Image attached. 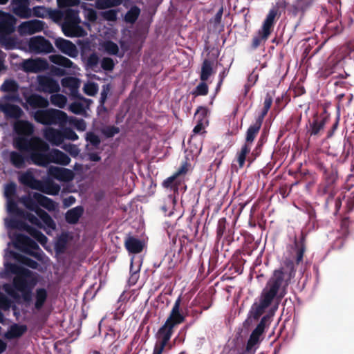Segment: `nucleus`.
<instances>
[{
    "instance_id": "a19ab883",
    "label": "nucleus",
    "mask_w": 354,
    "mask_h": 354,
    "mask_svg": "<svg viewBox=\"0 0 354 354\" xmlns=\"http://www.w3.org/2000/svg\"><path fill=\"white\" fill-rule=\"evenodd\" d=\"M35 197L39 203V207L41 206L50 212L55 211L56 209L57 205L53 199L40 193L39 194H36Z\"/></svg>"
},
{
    "instance_id": "37998d69",
    "label": "nucleus",
    "mask_w": 354,
    "mask_h": 354,
    "mask_svg": "<svg viewBox=\"0 0 354 354\" xmlns=\"http://www.w3.org/2000/svg\"><path fill=\"white\" fill-rule=\"evenodd\" d=\"M213 62L209 59H205L201 66L200 78L201 81L205 82L209 79L213 72Z\"/></svg>"
},
{
    "instance_id": "a211bd4d",
    "label": "nucleus",
    "mask_w": 354,
    "mask_h": 354,
    "mask_svg": "<svg viewBox=\"0 0 354 354\" xmlns=\"http://www.w3.org/2000/svg\"><path fill=\"white\" fill-rule=\"evenodd\" d=\"M55 47L63 54L70 57L75 58L78 56V50L76 46L71 41L64 38H57L55 40Z\"/></svg>"
},
{
    "instance_id": "69168bd1",
    "label": "nucleus",
    "mask_w": 354,
    "mask_h": 354,
    "mask_svg": "<svg viewBox=\"0 0 354 354\" xmlns=\"http://www.w3.org/2000/svg\"><path fill=\"white\" fill-rule=\"evenodd\" d=\"M62 130L63 141H64V140H69L75 141L78 139L77 134L71 128L65 127V128H62Z\"/></svg>"
},
{
    "instance_id": "338daca9",
    "label": "nucleus",
    "mask_w": 354,
    "mask_h": 354,
    "mask_svg": "<svg viewBox=\"0 0 354 354\" xmlns=\"http://www.w3.org/2000/svg\"><path fill=\"white\" fill-rule=\"evenodd\" d=\"M208 91L207 84L205 82L202 81L197 85L192 93L195 96L206 95L208 93Z\"/></svg>"
},
{
    "instance_id": "473e14b6",
    "label": "nucleus",
    "mask_w": 354,
    "mask_h": 354,
    "mask_svg": "<svg viewBox=\"0 0 354 354\" xmlns=\"http://www.w3.org/2000/svg\"><path fill=\"white\" fill-rule=\"evenodd\" d=\"M4 270L0 272V278L2 279L8 278L10 274L18 275L19 273L28 270L27 268H24L20 266L17 265L16 263H10L7 261H6L4 263Z\"/></svg>"
},
{
    "instance_id": "423d86ee",
    "label": "nucleus",
    "mask_w": 354,
    "mask_h": 354,
    "mask_svg": "<svg viewBox=\"0 0 354 354\" xmlns=\"http://www.w3.org/2000/svg\"><path fill=\"white\" fill-rule=\"evenodd\" d=\"M35 120L44 125H59L63 127L67 124V114L59 109H44L32 111Z\"/></svg>"
},
{
    "instance_id": "5fc2aeb1",
    "label": "nucleus",
    "mask_w": 354,
    "mask_h": 354,
    "mask_svg": "<svg viewBox=\"0 0 354 354\" xmlns=\"http://www.w3.org/2000/svg\"><path fill=\"white\" fill-rule=\"evenodd\" d=\"M140 13V10L137 6H133L127 11L124 16V19L127 22L133 24L138 18Z\"/></svg>"
},
{
    "instance_id": "4468645a",
    "label": "nucleus",
    "mask_w": 354,
    "mask_h": 354,
    "mask_svg": "<svg viewBox=\"0 0 354 354\" xmlns=\"http://www.w3.org/2000/svg\"><path fill=\"white\" fill-rule=\"evenodd\" d=\"M21 68L26 73H37L48 69V63L44 59H28L23 61Z\"/></svg>"
},
{
    "instance_id": "1a4fd4ad",
    "label": "nucleus",
    "mask_w": 354,
    "mask_h": 354,
    "mask_svg": "<svg viewBox=\"0 0 354 354\" xmlns=\"http://www.w3.org/2000/svg\"><path fill=\"white\" fill-rule=\"evenodd\" d=\"M13 236V245L15 248L27 254L40 259V252L41 251L36 241L22 234H16Z\"/></svg>"
},
{
    "instance_id": "0eeeda50",
    "label": "nucleus",
    "mask_w": 354,
    "mask_h": 354,
    "mask_svg": "<svg viewBox=\"0 0 354 354\" xmlns=\"http://www.w3.org/2000/svg\"><path fill=\"white\" fill-rule=\"evenodd\" d=\"M270 319V315L268 314L263 315L261 318L259 323L250 335L243 354L255 353L261 342L260 337L264 333L266 326L268 325Z\"/></svg>"
},
{
    "instance_id": "9d476101",
    "label": "nucleus",
    "mask_w": 354,
    "mask_h": 354,
    "mask_svg": "<svg viewBox=\"0 0 354 354\" xmlns=\"http://www.w3.org/2000/svg\"><path fill=\"white\" fill-rule=\"evenodd\" d=\"M28 46L30 51L36 54L50 53L54 49L52 44L42 36L31 37L28 42Z\"/></svg>"
},
{
    "instance_id": "72a5a7b5",
    "label": "nucleus",
    "mask_w": 354,
    "mask_h": 354,
    "mask_svg": "<svg viewBox=\"0 0 354 354\" xmlns=\"http://www.w3.org/2000/svg\"><path fill=\"white\" fill-rule=\"evenodd\" d=\"M48 291L44 288H38L35 292L34 308L39 311L44 306L48 299Z\"/></svg>"
},
{
    "instance_id": "c03bdc74",
    "label": "nucleus",
    "mask_w": 354,
    "mask_h": 354,
    "mask_svg": "<svg viewBox=\"0 0 354 354\" xmlns=\"http://www.w3.org/2000/svg\"><path fill=\"white\" fill-rule=\"evenodd\" d=\"M133 263H135V259L131 258L130 266V277L128 280V283L130 286L135 285L139 278L141 261L140 259H138V264L136 270H133Z\"/></svg>"
},
{
    "instance_id": "49530a36",
    "label": "nucleus",
    "mask_w": 354,
    "mask_h": 354,
    "mask_svg": "<svg viewBox=\"0 0 354 354\" xmlns=\"http://www.w3.org/2000/svg\"><path fill=\"white\" fill-rule=\"evenodd\" d=\"M186 172V168L183 166L181 167L173 176L167 178L166 180L163 181V186L165 187H171L173 188L174 185V189H177L176 185L174 184V181L176 180V178L180 176V174H185Z\"/></svg>"
},
{
    "instance_id": "864d4df0",
    "label": "nucleus",
    "mask_w": 354,
    "mask_h": 354,
    "mask_svg": "<svg viewBox=\"0 0 354 354\" xmlns=\"http://www.w3.org/2000/svg\"><path fill=\"white\" fill-rule=\"evenodd\" d=\"M123 0H97L96 5L99 9H106L120 6Z\"/></svg>"
},
{
    "instance_id": "a878e982",
    "label": "nucleus",
    "mask_w": 354,
    "mask_h": 354,
    "mask_svg": "<svg viewBox=\"0 0 354 354\" xmlns=\"http://www.w3.org/2000/svg\"><path fill=\"white\" fill-rule=\"evenodd\" d=\"M35 215L41 222V226L39 228H44L47 232V230H53L56 227V224L52 217L46 211L41 208L37 212Z\"/></svg>"
},
{
    "instance_id": "6ab92c4d",
    "label": "nucleus",
    "mask_w": 354,
    "mask_h": 354,
    "mask_svg": "<svg viewBox=\"0 0 354 354\" xmlns=\"http://www.w3.org/2000/svg\"><path fill=\"white\" fill-rule=\"evenodd\" d=\"M37 83L39 90L45 93H54L60 89L58 82L46 75H39Z\"/></svg>"
},
{
    "instance_id": "4d7b16f0",
    "label": "nucleus",
    "mask_w": 354,
    "mask_h": 354,
    "mask_svg": "<svg viewBox=\"0 0 354 354\" xmlns=\"http://www.w3.org/2000/svg\"><path fill=\"white\" fill-rule=\"evenodd\" d=\"M12 307V310L15 311L17 306H12V301L3 293L0 292V308L4 311L8 310Z\"/></svg>"
},
{
    "instance_id": "052dcab7",
    "label": "nucleus",
    "mask_w": 354,
    "mask_h": 354,
    "mask_svg": "<svg viewBox=\"0 0 354 354\" xmlns=\"http://www.w3.org/2000/svg\"><path fill=\"white\" fill-rule=\"evenodd\" d=\"M317 0H295V8L302 12L311 7Z\"/></svg>"
},
{
    "instance_id": "e433bc0d",
    "label": "nucleus",
    "mask_w": 354,
    "mask_h": 354,
    "mask_svg": "<svg viewBox=\"0 0 354 354\" xmlns=\"http://www.w3.org/2000/svg\"><path fill=\"white\" fill-rule=\"evenodd\" d=\"M100 59L98 55L93 52L90 54L85 60V68L87 71L90 70L95 73H100Z\"/></svg>"
},
{
    "instance_id": "de8ad7c7",
    "label": "nucleus",
    "mask_w": 354,
    "mask_h": 354,
    "mask_svg": "<svg viewBox=\"0 0 354 354\" xmlns=\"http://www.w3.org/2000/svg\"><path fill=\"white\" fill-rule=\"evenodd\" d=\"M186 172V168L183 166L181 167L173 176L167 178L166 180L163 181V186L165 187H171L173 188L174 185V189H177L176 185L174 184V181L176 180V178L180 176V174H185Z\"/></svg>"
},
{
    "instance_id": "aec40b11",
    "label": "nucleus",
    "mask_w": 354,
    "mask_h": 354,
    "mask_svg": "<svg viewBox=\"0 0 354 354\" xmlns=\"http://www.w3.org/2000/svg\"><path fill=\"white\" fill-rule=\"evenodd\" d=\"M23 152L24 151H19L18 149L10 151L8 153V159L12 166L16 169H24L26 167V162L30 160L28 156H26Z\"/></svg>"
},
{
    "instance_id": "6e6d98bb",
    "label": "nucleus",
    "mask_w": 354,
    "mask_h": 354,
    "mask_svg": "<svg viewBox=\"0 0 354 354\" xmlns=\"http://www.w3.org/2000/svg\"><path fill=\"white\" fill-rule=\"evenodd\" d=\"M67 123L73 124L79 131H84L86 129V124L83 119H79L73 116H68Z\"/></svg>"
},
{
    "instance_id": "f3484780",
    "label": "nucleus",
    "mask_w": 354,
    "mask_h": 354,
    "mask_svg": "<svg viewBox=\"0 0 354 354\" xmlns=\"http://www.w3.org/2000/svg\"><path fill=\"white\" fill-rule=\"evenodd\" d=\"M16 24L17 19L12 15L0 10V35L13 33Z\"/></svg>"
},
{
    "instance_id": "58836bf2",
    "label": "nucleus",
    "mask_w": 354,
    "mask_h": 354,
    "mask_svg": "<svg viewBox=\"0 0 354 354\" xmlns=\"http://www.w3.org/2000/svg\"><path fill=\"white\" fill-rule=\"evenodd\" d=\"M176 204V198L174 194H169L165 199L161 210L165 216H171L174 214V207Z\"/></svg>"
},
{
    "instance_id": "9b49d317",
    "label": "nucleus",
    "mask_w": 354,
    "mask_h": 354,
    "mask_svg": "<svg viewBox=\"0 0 354 354\" xmlns=\"http://www.w3.org/2000/svg\"><path fill=\"white\" fill-rule=\"evenodd\" d=\"M174 327V324H169V322H165L163 326L159 328L156 335L159 345H156L152 354H162L164 348L173 334Z\"/></svg>"
},
{
    "instance_id": "c9c22d12",
    "label": "nucleus",
    "mask_w": 354,
    "mask_h": 354,
    "mask_svg": "<svg viewBox=\"0 0 354 354\" xmlns=\"http://www.w3.org/2000/svg\"><path fill=\"white\" fill-rule=\"evenodd\" d=\"M27 330V326L24 324H13L5 333V337L8 339L18 338L22 336Z\"/></svg>"
},
{
    "instance_id": "c85d7f7f",
    "label": "nucleus",
    "mask_w": 354,
    "mask_h": 354,
    "mask_svg": "<svg viewBox=\"0 0 354 354\" xmlns=\"http://www.w3.org/2000/svg\"><path fill=\"white\" fill-rule=\"evenodd\" d=\"M305 250L304 238H301L300 241L295 239L292 247L291 259L295 261L296 264L298 265L302 261Z\"/></svg>"
},
{
    "instance_id": "2f4dec72",
    "label": "nucleus",
    "mask_w": 354,
    "mask_h": 354,
    "mask_svg": "<svg viewBox=\"0 0 354 354\" xmlns=\"http://www.w3.org/2000/svg\"><path fill=\"white\" fill-rule=\"evenodd\" d=\"M326 119L325 118L315 117L311 122H309L307 133L310 136H318L326 124Z\"/></svg>"
},
{
    "instance_id": "bb28decb",
    "label": "nucleus",
    "mask_w": 354,
    "mask_h": 354,
    "mask_svg": "<svg viewBox=\"0 0 354 354\" xmlns=\"http://www.w3.org/2000/svg\"><path fill=\"white\" fill-rule=\"evenodd\" d=\"M0 111L7 118L18 119L23 114V111L18 105L11 104L7 102L0 104Z\"/></svg>"
},
{
    "instance_id": "f704fd0d",
    "label": "nucleus",
    "mask_w": 354,
    "mask_h": 354,
    "mask_svg": "<svg viewBox=\"0 0 354 354\" xmlns=\"http://www.w3.org/2000/svg\"><path fill=\"white\" fill-rule=\"evenodd\" d=\"M278 10L277 8L273 7L271 8L265 19L261 29L264 31V36L270 35L271 28H272L274 22L275 17L277 15Z\"/></svg>"
},
{
    "instance_id": "8fccbe9b",
    "label": "nucleus",
    "mask_w": 354,
    "mask_h": 354,
    "mask_svg": "<svg viewBox=\"0 0 354 354\" xmlns=\"http://www.w3.org/2000/svg\"><path fill=\"white\" fill-rule=\"evenodd\" d=\"M18 89L17 82L12 79L6 80L1 86V90L3 92L17 93Z\"/></svg>"
},
{
    "instance_id": "f257e3e1",
    "label": "nucleus",
    "mask_w": 354,
    "mask_h": 354,
    "mask_svg": "<svg viewBox=\"0 0 354 354\" xmlns=\"http://www.w3.org/2000/svg\"><path fill=\"white\" fill-rule=\"evenodd\" d=\"M288 286V280L285 279L284 272L281 270H274L260 296L251 306L243 324V327L249 329L272 304H276L277 308L279 302L286 294Z\"/></svg>"
},
{
    "instance_id": "e2e57ef3",
    "label": "nucleus",
    "mask_w": 354,
    "mask_h": 354,
    "mask_svg": "<svg viewBox=\"0 0 354 354\" xmlns=\"http://www.w3.org/2000/svg\"><path fill=\"white\" fill-rule=\"evenodd\" d=\"M269 35L264 36V31L263 30L261 29L259 30L257 35L254 37L252 39V47L254 49H256L258 48L262 41H266L267 39L268 38Z\"/></svg>"
},
{
    "instance_id": "20e7f679",
    "label": "nucleus",
    "mask_w": 354,
    "mask_h": 354,
    "mask_svg": "<svg viewBox=\"0 0 354 354\" xmlns=\"http://www.w3.org/2000/svg\"><path fill=\"white\" fill-rule=\"evenodd\" d=\"M43 145L45 146L41 145L35 153L29 156L32 164L40 167H47L51 162L64 166L70 163L71 158L66 153L57 149L50 150L49 145L45 142Z\"/></svg>"
},
{
    "instance_id": "393cba45",
    "label": "nucleus",
    "mask_w": 354,
    "mask_h": 354,
    "mask_svg": "<svg viewBox=\"0 0 354 354\" xmlns=\"http://www.w3.org/2000/svg\"><path fill=\"white\" fill-rule=\"evenodd\" d=\"M180 303L181 298L178 297L172 307L169 317L166 320V322H169V324H174V326L183 322L185 320V316L180 310Z\"/></svg>"
},
{
    "instance_id": "4c0bfd02",
    "label": "nucleus",
    "mask_w": 354,
    "mask_h": 354,
    "mask_svg": "<svg viewBox=\"0 0 354 354\" xmlns=\"http://www.w3.org/2000/svg\"><path fill=\"white\" fill-rule=\"evenodd\" d=\"M84 213L82 206L75 207L68 210L65 214V220L69 224H76Z\"/></svg>"
},
{
    "instance_id": "ddd939ff",
    "label": "nucleus",
    "mask_w": 354,
    "mask_h": 354,
    "mask_svg": "<svg viewBox=\"0 0 354 354\" xmlns=\"http://www.w3.org/2000/svg\"><path fill=\"white\" fill-rule=\"evenodd\" d=\"M7 201V211L9 214H15L17 216H22L28 220L31 224L41 227V223L39 220L32 213L26 212L23 209L18 207V205L14 198L8 199Z\"/></svg>"
},
{
    "instance_id": "dca6fc26",
    "label": "nucleus",
    "mask_w": 354,
    "mask_h": 354,
    "mask_svg": "<svg viewBox=\"0 0 354 354\" xmlns=\"http://www.w3.org/2000/svg\"><path fill=\"white\" fill-rule=\"evenodd\" d=\"M45 22L39 19H32L22 22L18 27V31L21 35H32L44 30Z\"/></svg>"
},
{
    "instance_id": "412c9836",
    "label": "nucleus",
    "mask_w": 354,
    "mask_h": 354,
    "mask_svg": "<svg viewBox=\"0 0 354 354\" xmlns=\"http://www.w3.org/2000/svg\"><path fill=\"white\" fill-rule=\"evenodd\" d=\"M49 177L62 182H68L73 179V172L66 168L51 166L48 169Z\"/></svg>"
},
{
    "instance_id": "7ed1b4c3",
    "label": "nucleus",
    "mask_w": 354,
    "mask_h": 354,
    "mask_svg": "<svg viewBox=\"0 0 354 354\" xmlns=\"http://www.w3.org/2000/svg\"><path fill=\"white\" fill-rule=\"evenodd\" d=\"M15 128L17 135L13 138L12 145L16 149L26 151L31 156L43 145L44 141L33 136L34 126L30 122L21 121Z\"/></svg>"
},
{
    "instance_id": "774afa93",
    "label": "nucleus",
    "mask_w": 354,
    "mask_h": 354,
    "mask_svg": "<svg viewBox=\"0 0 354 354\" xmlns=\"http://www.w3.org/2000/svg\"><path fill=\"white\" fill-rule=\"evenodd\" d=\"M84 91L86 95L93 96L98 91V86L96 83L88 82L84 84Z\"/></svg>"
},
{
    "instance_id": "c756f323",
    "label": "nucleus",
    "mask_w": 354,
    "mask_h": 354,
    "mask_svg": "<svg viewBox=\"0 0 354 354\" xmlns=\"http://www.w3.org/2000/svg\"><path fill=\"white\" fill-rule=\"evenodd\" d=\"M27 103L33 109L34 111L37 109H44L49 105L48 100L38 95L32 94L26 99Z\"/></svg>"
},
{
    "instance_id": "ea45409f",
    "label": "nucleus",
    "mask_w": 354,
    "mask_h": 354,
    "mask_svg": "<svg viewBox=\"0 0 354 354\" xmlns=\"http://www.w3.org/2000/svg\"><path fill=\"white\" fill-rule=\"evenodd\" d=\"M262 125L261 118L256 119V121L252 124L246 132V143L250 145L254 140L257 134L259 133Z\"/></svg>"
},
{
    "instance_id": "603ef678",
    "label": "nucleus",
    "mask_w": 354,
    "mask_h": 354,
    "mask_svg": "<svg viewBox=\"0 0 354 354\" xmlns=\"http://www.w3.org/2000/svg\"><path fill=\"white\" fill-rule=\"evenodd\" d=\"M68 110L74 114L85 115L86 106L80 102H74L69 105Z\"/></svg>"
},
{
    "instance_id": "cd10ccee",
    "label": "nucleus",
    "mask_w": 354,
    "mask_h": 354,
    "mask_svg": "<svg viewBox=\"0 0 354 354\" xmlns=\"http://www.w3.org/2000/svg\"><path fill=\"white\" fill-rule=\"evenodd\" d=\"M18 180L21 184L33 189H37V187L38 186L40 181V180L35 178L30 169H28L26 171L21 173L19 176Z\"/></svg>"
},
{
    "instance_id": "b1692460",
    "label": "nucleus",
    "mask_w": 354,
    "mask_h": 354,
    "mask_svg": "<svg viewBox=\"0 0 354 354\" xmlns=\"http://www.w3.org/2000/svg\"><path fill=\"white\" fill-rule=\"evenodd\" d=\"M39 194L38 192H29L28 194L21 196L19 201L28 210L36 213L41 209L39 203L35 198V195Z\"/></svg>"
},
{
    "instance_id": "3c124183",
    "label": "nucleus",
    "mask_w": 354,
    "mask_h": 354,
    "mask_svg": "<svg viewBox=\"0 0 354 354\" xmlns=\"http://www.w3.org/2000/svg\"><path fill=\"white\" fill-rule=\"evenodd\" d=\"M103 47L104 51L111 55H116L120 57L122 56V55H119L120 49L118 44L112 41H105L103 44Z\"/></svg>"
},
{
    "instance_id": "4be33fe9",
    "label": "nucleus",
    "mask_w": 354,
    "mask_h": 354,
    "mask_svg": "<svg viewBox=\"0 0 354 354\" xmlns=\"http://www.w3.org/2000/svg\"><path fill=\"white\" fill-rule=\"evenodd\" d=\"M44 138L53 146H60L63 143L62 130L52 127L46 128L43 132Z\"/></svg>"
},
{
    "instance_id": "39448f33",
    "label": "nucleus",
    "mask_w": 354,
    "mask_h": 354,
    "mask_svg": "<svg viewBox=\"0 0 354 354\" xmlns=\"http://www.w3.org/2000/svg\"><path fill=\"white\" fill-rule=\"evenodd\" d=\"M81 19L79 11L68 8L64 13L62 30L65 36L68 37H81L87 35L86 31L80 26Z\"/></svg>"
},
{
    "instance_id": "680f3d73",
    "label": "nucleus",
    "mask_w": 354,
    "mask_h": 354,
    "mask_svg": "<svg viewBox=\"0 0 354 354\" xmlns=\"http://www.w3.org/2000/svg\"><path fill=\"white\" fill-rule=\"evenodd\" d=\"M251 149L250 145L245 144L238 155L237 161L239 162V167H242L245 163L246 155L250 152Z\"/></svg>"
},
{
    "instance_id": "13d9d810",
    "label": "nucleus",
    "mask_w": 354,
    "mask_h": 354,
    "mask_svg": "<svg viewBox=\"0 0 354 354\" xmlns=\"http://www.w3.org/2000/svg\"><path fill=\"white\" fill-rule=\"evenodd\" d=\"M114 67L115 63L112 58L105 57L101 59L100 66V72H102V71L111 72L113 70Z\"/></svg>"
},
{
    "instance_id": "f03ea898",
    "label": "nucleus",
    "mask_w": 354,
    "mask_h": 354,
    "mask_svg": "<svg viewBox=\"0 0 354 354\" xmlns=\"http://www.w3.org/2000/svg\"><path fill=\"white\" fill-rule=\"evenodd\" d=\"M37 283V279L34 273L26 270L15 275L11 283H6L2 288L5 292L15 299L21 297L26 303H30L32 299V290Z\"/></svg>"
},
{
    "instance_id": "0e129e2a",
    "label": "nucleus",
    "mask_w": 354,
    "mask_h": 354,
    "mask_svg": "<svg viewBox=\"0 0 354 354\" xmlns=\"http://www.w3.org/2000/svg\"><path fill=\"white\" fill-rule=\"evenodd\" d=\"M62 84L64 87H69L71 91L77 90L78 87L77 80L75 77H65L62 80Z\"/></svg>"
},
{
    "instance_id": "79ce46f5",
    "label": "nucleus",
    "mask_w": 354,
    "mask_h": 354,
    "mask_svg": "<svg viewBox=\"0 0 354 354\" xmlns=\"http://www.w3.org/2000/svg\"><path fill=\"white\" fill-rule=\"evenodd\" d=\"M125 247L129 252L137 254L142 251L143 245L139 239L134 237H129L125 241Z\"/></svg>"
},
{
    "instance_id": "7c9ffc66",
    "label": "nucleus",
    "mask_w": 354,
    "mask_h": 354,
    "mask_svg": "<svg viewBox=\"0 0 354 354\" xmlns=\"http://www.w3.org/2000/svg\"><path fill=\"white\" fill-rule=\"evenodd\" d=\"M36 190L48 195L55 196L59 194L60 186L49 180L46 182L40 180Z\"/></svg>"
},
{
    "instance_id": "6e6552de",
    "label": "nucleus",
    "mask_w": 354,
    "mask_h": 354,
    "mask_svg": "<svg viewBox=\"0 0 354 354\" xmlns=\"http://www.w3.org/2000/svg\"><path fill=\"white\" fill-rule=\"evenodd\" d=\"M5 225L8 229L25 230L41 245H44L47 243L48 239L41 232L23 221L15 218H5Z\"/></svg>"
},
{
    "instance_id": "09e8293b",
    "label": "nucleus",
    "mask_w": 354,
    "mask_h": 354,
    "mask_svg": "<svg viewBox=\"0 0 354 354\" xmlns=\"http://www.w3.org/2000/svg\"><path fill=\"white\" fill-rule=\"evenodd\" d=\"M50 102L53 105L57 106L60 109L64 108L67 102V97L60 93H53L50 97Z\"/></svg>"
},
{
    "instance_id": "f8f14e48",
    "label": "nucleus",
    "mask_w": 354,
    "mask_h": 354,
    "mask_svg": "<svg viewBox=\"0 0 354 354\" xmlns=\"http://www.w3.org/2000/svg\"><path fill=\"white\" fill-rule=\"evenodd\" d=\"M50 60L53 64L63 68L53 66L51 68L53 73L57 76L62 77L66 75L65 68H76V65L68 58L59 55H54L50 57Z\"/></svg>"
},
{
    "instance_id": "bf43d9fd",
    "label": "nucleus",
    "mask_w": 354,
    "mask_h": 354,
    "mask_svg": "<svg viewBox=\"0 0 354 354\" xmlns=\"http://www.w3.org/2000/svg\"><path fill=\"white\" fill-rule=\"evenodd\" d=\"M17 194V185L14 182H10L5 185L4 196L6 200L12 199Z\"/></svg>"
},
{
    "instance_id": "5701e85b",
    "label": "nucleus",
    "mask_w": 354,
    "mask_h": 354,
    "mask_svg": "<svg viewBox=\"0 0 354 354\" xmlns=\"http://www.w3.org/2000/svg\"><path fill=\"white\" fill-rule=\"evenodd\" d=\"M5 259L6 260L8 259L17 260L32 269L37 268L39 266V263L36 261L8 249L5 250Z\"/></svg>"
},
{
    "instance_id": "a18cd8bd",
    "label": "nucleus",
    "mask_w": 354,
    "mask_h": 354,
    "mask_svg": "<svg viewBox=\"0 0 354 354\" xmlns=\"http://www.w3.org/2000/svg\"><path fill=\"white\" fill-rule=\"evenodd\" d=\"M0 44L6 50H12L16 48L17 42L11 34L0 35Z\"/></svg>"
},
{
    "instance_id": "2eb2a0df",
    "label": "nucleus",
    "mask_w": 354,
    "mask_h": 354,
    "mask_svg": "<svg viewBox=\"0 0 354 354\" xmlns=\"http://www.w3.org/2000/svg\"><path fill=\"white\" fill-rule=\"evenodd\" d=\"M30 1V0H10V10L20 18H29L32 16Z\"/></svg>"
}]
</instances>
